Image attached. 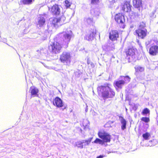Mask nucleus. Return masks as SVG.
Wrapping results in <instances>:
<instances>
[{"instance_id":"0eeeda50","label":"nucleus","mask_w":158,"mask_h":158,"mask_svg":"<svg viewBox=\"0 0 158 158\" xmlns=\"http://www.w3.org/2000/svg\"><path fill=\"white\" fill-rule=\"evenodd\" d=\"M71 56L69 52H63L60 55V60L63 63H69L71 61Z\"/></svg>"},{"instance_id":"f3484780","label":"nucleus","mask_w":158,"mask_h":158,"mask_svg":"<svg viewBox=\"0 0 158 158\" xmlns=\"http://www.w3.org/2000/svg\"><path fill=\"white\" fill-rule=\"evenodd\" d=\"M30 91L31 96H38V93L39 92V90L36 88L31 86L30 88Z\"/></svg>"},{"instance_id":"c756f323","label":"nucleus","mask_w":158,"mask_h":158,"mask_svg":"<svg viewBox=\"0 0 158 158\" xmlns=\"http://www.w3.org/2000/svg\"><path fill=\"white\" fill-rule=\"evenodd\" d=\"M86 23L88 24H89L93 23V19L90 18H88L85 20Z\"/></svg>"},{"instance_id":"aec40b11","label":"nucleus","mask_w":158,"mask_h":158,"mask_svg":"<svg viewBox=\"0 0 158 158\" xmlns=\"http://www.w3.org/2000/svg\"><path fill=\"white\" fill-rule=\"evenodd\" d=\"M136 73H138L140 72H142L144 71V68L140 66H137L135 67Z\"/></svg>"},{"instance_id":"cd10ccee","label":"nucleus","mask_w":158,"mask_h":158,"mask_svg":"<svg viewBox=\"0 0 158 158\" xmlns=\"http://www.w3.org/2000/svg\"><path fill=\"white\" fill-rule=\"evenodd\" d=\"M141 120L146 123H148L150 121L149 118L147 117H143L141 118Z\"/></svg>"},{"instance_id":"ddd939ff","label":"nucleus","mask_w":158,"mask_h":158,"mask_svg":"<svg viewBox=\"0 0 158 158\" xmlns=\"http://www.w3.org/2000/svg\"><path fill=\"white\" fill-rule=\"evenodd\" d=\"M53 105L58 108H61L64 106V104L62 100L58 97H56L53 101Z\"/></svg>"},{"instance_id":"473e14b6","label":"nucleus","mask_w":158,"mask_h":158,"mask_svg":"<svg viewBox=\"0 0 158 158\" xmlns=\"http://www.w3.org/2000/svg\"><path fill=\"white\" fill-rule=\"evenodd\" d=\"M92 139V138H90L88 140H84L83 141L84 142V143H86V145H88L90 143Z\"/></svg>"},{"instance_id":"7c9ffc66","label":"nucleus","mask_w":158,"mask_h":158,"mask_svg":"<svg viewBox=\"0 0 158 158\" xmlns=\"http://www.w3.org/2000/svg\"><path fill=\"white\" fill-rule=\"evenodd\" d=\"M93 37H92L91 34H87L85 36V38L86 39L89 41L91 40V39L93 38Z\"/></svg>"},{"instance_id":"6ab92c4d","label":"nucleus","mask_w":158,"mask_h":158,"mask_svg":"<svg viewBox=\"0 0 158 158\" xmlns=\"http://www.w3.org/2000/svg\"><path fill=\"white\" fill-rule=\"evenodd\" d=\"M45 23V19L44 17H40L38 21V25L39 27H43Z\"/></svg>"},{"instance_id":"7ed1b4c3","label":"nucleus","mask_w":158,"mask_h":158,"mask_svg":"<svg viewBox=\"0 0 158 158\" xmlns=\"http://www.w3.org/2000/svg\"><path fill=\"white\" fill-rule=\"evenodd\" d=\"M98 137L103 140L97 138L93 142L94 143L103 144L104 142H107L109 141V139L108 138L109 134L107 133L104 131H100L98 132Z\"/></svg>"},{"instance_id":"b1692460","label":"nucleus","mask_w":158,"mask_h":158,"mask_svg":"<svg viewBox=\"0 0 158 158\" xmlns=\"http://www.w3.org/2000/svg\"><path fill=\"white\" fill-rule=\"evenodd\" d=\"M151 136L150 134L148 132H146L143 134L142 136L143 138L145 140H148V139Z\"/></svg>"},{"instance_id":"f257e3e1","label":"nucleus","mask_w":158,"mask_h":158,"mask_svg":"<svg viewBox=\"0 0 158 158\" xmlns=\"http://www.w3.org/2000/svg\"><path fill=\"white\" fill-rule=\"evenodd\" d=\"M63 45V44L59 42L54 40L49 45L48 49L52 53L57 54L61 52Z\"/></svg>"},{"instance_id":"9b49d317","label":"nucleus","mask_w":158,"mask_h":158,"mask_svg":"<svg viewBox=\"0 0 158 158\" xmlns=\"http://www.w3.org/2000/svg\"><path fill=\"white\" fill-rule=\"evenodd\" d=\"M132 7L130 1H126L122 6V10L124 12L130 13Z\"/></svg>"},{"instance_id":"a878e982","label":"nucleus","mask_w":158,"mask_h":158,"mask_svg":"<svg viewBox=\"0 0 158 158\" xmlns=\"http://www.w3.org/2000/svg\"><path fill=\"white\" fill-rule=\"evenodd\" d=\"M84 143V141H83V142H81V141L77 142L76 143V145L78 148H82L83 147V143Z\"/></svg>"},{"instance_id":"bb28decb","label":"nucleus","mask_w":158,"mask_h":158,"mask_svg":"<svg viewBox=\"0 0 158 158\" xmlns=\"http://www.w3.org/2000/svg\"><path fill=\"white\" fill-rule=\"evenodd\" d=\"M146 27V24L143 22H141L140 23L139 25V28L138 29H145V27Z\"/></svg>"},{"instance_id":"e433bc0d","label":"nucleus","mask_w":158,"mask_h":158,"mask_svg":"<svg viewBox=\"0 0 158 158\" xmlns=\"http://www.w3.org/2000/svg\"><path fill=\"white\" fill-rule=\"evenodd\" d=\"M157 125H158V121H157Z\"/></svg>"},{"instance_id":"c85d7f7f","label":"nucleus","mask_w":158,"mask_h":158,"mask_svg":"<svg viewBox=\"0 0 158 158\" xmlns=\"http://www.w3.org/2000/svg\"><path fill=\"white\" fill-rule=\"evenodd\" d=\"M65 6L66 8H68L70 7L71 6V3L68 0H65Z\"/></svg>"},{"instance_id":"dca6fc26","label":"nucleus","mask_w":158,"mask_h":158,"mask_svg":"<svg viewBox=\"0 0 158 158\" xmlns=\"http://www.w3.org/2000/svg\"><path fill=\"white\" fill-rule=\"evenodd\" d=\"M115 19L118 23H123L125 21L124 16L121 13H118L115 15Z\"/></svg>"},{"instance_id":"f8f14e48","label":"nucleus","mask_w":158,"mask_h":158,"mask_svg":"<svg viewBox=\"0 0 158 158\" xmlns=\"http://www.w3.org/2000/svg\"><path fill=\"white\" fill-rule=\"evenodd\" d=\"M71 38V35L69 34L66 33L64 35L62 43L63 45L65 46V48L68 47L69 43L70 40Z\"/></svg>"},{"instance_id":"412c9836","label":"nucleus","mask_w":158,"mask_h":158,"mask_svg":"<svg viewBox=\"0 0 158 158\" xmlns=\"http://www.w3.org/2000/svg\"><path fill=\"white\" fill-rule=\"evenodd\" d=\"M150 113V110L147 108H144L142 110L141 114L143 115H146L147 114H149Z\"/></svg>"},{"instance_id":"393cba45","label":"nucleus","mask_w":158,"mask_h":158,"mask_svg":"<svg viewBox=\"0 0 158 158\" xmlns=\"http://www.w3.org/2000/svg\"><path fill=\"white\" fill-rule=\"evenodd\" d=\"M101 0H90V4L92 5H96L100 2Z\"/></svg>"},{"instance_id":"4468645a","label":"nucleus","mask_w":158,"mask_h":158,"mask_svg":"<svg viewBox=\"0 0 158 158\" xmlns=\"http://www.w3.org/2000/svg\"><path fill=\"white\" fill-rule=\"evenodd\" d=\"M149 54L152 56H155L158 54V45L151 46L149 49Z\"/></svg>"},{"instance_id":"1a4fd4ad","label":"nucleus","mask_w":158,"mask_h":158,"mask_svg":"<svg viewBox=\"0 0 158 158\" xmlns=\"http://www.w3.org/2000/svg\"><path fill=\"white\" fill-rule=\"evenodd\" d=\"M132 4L133 6L136 8L138 9V12H133L132 13V15L138 16L139 15V13L140 12V8H142V1L141 0H133Z\"/></svg>"},{"instance_id":"f03ea898","label":"nucleus","mask_w":158,"mask_h":158,"mask_svg":"<svg viewBox=\"0 0 158 158\" xmlns=\"http://www.w3.org/2000/svg\"><path fill=\"white\" fill-rule=\"evenodd\" d=\"M65 17L63 15L60 17H53L50 19V24L52 27H57L61 26L65 23Z\"/></svg>"},{"instance_id":"72a5a7b5","label":"nucleus","mask_w":158,"mask_h":158,"mask_svg":"<svg viewBox=\"0 0 158 158\" xmlns=\"http://www.w3.org/2000/svg\"><path fill=\"white\" fill-rule=\"evenodd\" d=\"M91 34L92 37H93L96 34V30H95L94 31L92 32L91 33Z\"/></svg>"},{"instance_id":"39448f33","label":"nucleus","mask_w":158,"mask_h":158,"mask_svg":"<svg viewBox=\"0 0 158 158\" xmlns=\"http://www.w3.org/2000/svg\"><path fill=\"white\" fill-rule=\"evenodd\" d=\"M48 11L52 15H59L61 12V10L60 6L57 4H55L50 7H48Z\"/></svg>"},{"instance_id":"4be33fe9","label":"nucleus","mask_w":158,"mask_h":158,"mask_svg":"<svg viewBox=\"0 0 158 158\" xmlns=\"http://www.w3.org/2000/svg\"><path fill=\"white\" fill-rule=\"evenodd\" d=\"M32 2V0H21V3L24 5H28L31 4Z\"/></svg>"},{"instance_id":"5701e85b","label":"nucleus","mask_w":158,"mask_h":158,"mask_svg":"<svg viewBox=\"0 0 158 158\" xmlns=\"http://www.w3.org/2000/svg\"><path fill=\"white\" fill-rule=\"evenodd\" d=\"M157 143V142L156 140L153 139L152 140L149 141L148 145L150 147L153 146L155 145Z\"/></svg>"},{"instance_id":"6e6552de","label":"nucleus","mask_w":158,"mask_h":158,"mask_svg":"<svg viewBox=\"0 0 158 158\" xmlns=\"http://www.w3.org/2000/svg\"><path fill=\"white\" fill-rule=\"evenodd\" d=\"M135 49L133 48L125 49V52L127 56L128 57L129 62L134 60L135 58Z\"/></svg>"},{"instance_id":"4c0bfd02","label":"nucleus","mask_w":158,"mask_h":158,"mask_svg":"<svg viewBox=\"0 0 158 158\" xmlns=\"http://www.w3.org/2000/svg\"><path fill=\"white\" fill-rule=\"evenodd\" d=\"M66 108L65 107H64V109H65Z\"/></svg>"},{"instance_id":"2eb2a0df","label":"nucleus","mask_w":158,"mask_h":158,"mask_svg":"<svg viewBox=\"0 0 158 158\" xmlns=\"http://www.w3.org/2000/svg\"><path fill=\"white\" fill-rule=\"evenodd\" d=\"M118 37V32L117 30H112L109 33V39L112 41L116 40Z\"/></svg>"},{"instance_id":"f704fd0d","label":"nucleus","mask_w":158,"mask_h":158,"mask_svg":"<svg viewBox=\"0 0 158 158\" xmlns=\"http://www.w3.org/2000/svg\"><path fill=\"white\" fill-rule=\"evenodd\" d=\"M103 156H101V155H100V156H98L96 158H103Z\"/></svg>"},{"instance_id":"423d86ee","label":"nucleus","mask_w":158,"mask_h":158,"mask_svg":"<svg viewBox=\"0 0 158 158\" xmlns=\"http://www.w3.org/2000/svg\"><path fill=\"white\" fill-rule=\"evenodd\" d=\"M134 34L139 39H144L147 35L148 31L146 29H137L135 30Z\"/></svg>"},{"instance_id":"20e7f679","label":"nucleus","mask_w":158,"mask_h":158,"mask_svg":"<svg viewBox=\"0 0 158 158\" xmlns=\"http://www.w3.org/2000/svg\"><path fill=\"white\" fill-rule=\"evenodd\" d=\"M120 77H123L124 80H119L115 81L113 84L116 88L122 89L123 86L126 83V81L129 82L130 81L131 78L128 76H121Z\"/></svg>"},{"instance_id":"2f4dec72","label":"nucleus","mask_w":158,"mask_h":158,"mask_svg":"<svg viewBox=\"0 0 158 158\" xmlns=\"http://www.w3.org/2000/svg\"><path fill=\"white\" fill-rule=\"evenodd\" d=\"M115 95V93L113 91L109 90V98L113 97Z\"/></svg>"},{"instance_id":"c9c22d12","label":"nucleus","mask_w":158,"mask_h":158,"mask_svg":"<svg viewBox=\"0 0 158 158\" xmlns=\"http://www.w3.org/2000/svg\"><path fill=\"white\" fill-rule=\"evenodd\" d=\"M91 65L92 66V67H94V63H92L91 64Z\"/></svg>"},{"instance_id":"a211bd4d","label":"nucleus","mask_w":158,"mask_h":158,"mask_svg":"<svg viewBox=\"0 0 158 158\" xmlns=\"http://www.w3.org/2000/svg\"><path fill=\"white\" fill-rule=\"evenodd\" d=\"M119 119H121L120 120L121 123L122 124L121 126V129L124 130L126 128V125L127 122L126 120L123 117L121 116H119Z\"/></svg>"},{"instance_id":"9d476101","label":"nucleus","mask_w":158,"mask_h":158,"mask_svg":"<svg viewBox=\"0 0 158 158\" xmlns=\"http://www.w3.org/2000/svg\"><path fill=\"white\" fill-rule=\"evenodd\" d=\"M108 86H100L98 88V93H101L102 97L104 99L108 98L109 93L108 92Z\"/></svg>"}]
</instances>
